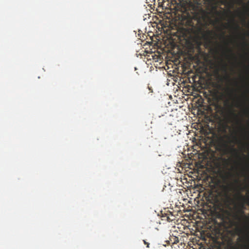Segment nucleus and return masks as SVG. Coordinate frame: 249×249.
Listing matches in <instances>:
<instances>
[{
	"instance_id": "f8f14e48",
	"label": "nucleus",
	"mask_w": 249,
	"mask_h": 249,
	"mask_svg": "<svg viewBox=\"0 0 249 249\" xmlns=\"http://www.w3.org/2000/svg\"><path fill=\"white\" fill-rule=\"evenodd\" d=\"M244 45L246 46L248 45L246 42H244Z\"/></svg>"
},
{
	"instance_id": "9b49d317",
	"label": "nucleus",
	"mask_w": 249,
	"mask_h": 249,
	"mask_svg": "<svg viewBox=\"0 0 249 249\" xmlns=\"http://www.w3.org/2000/svg\"><path fill=\"white\" fill-rule=\"evenodd\" d=\"M236 107H240V104H238L236 106Z\"/></svg>"
},
{
	"instance_id": "39448f33",
	"label": "nucleus",
	"mask_w": 249,
	"mask_h": 249,
	"mask_svg": "<svg viewBox=\"0 0 249 249\" xmlns=\"http://www.w3.org/2000/svg\"><path fill=\"white\" fill-rule=\"evenodd\" d=\"M162 217H166L167 221L170 222L173 220V218H172L174 217V215L172 214L171 212L168 211L167 213H162Z\"/></svg>"
},
{
	"instance_id": "0eeeda50",
	"label": "nucleus",
	"mask_w": 249,
	"mask_h": 249,
	"mask_svg": "<svg viewBox=\"0 0 249 249\" xmlns=\"http://www.w3.org/2000/svg\"><path fill=\"white\" fill-rule=\"evenodd\" d=\"M143 243L146 246L147 248H149V245L150 244L148 242H147L145 240H143Z\"/></svg>"
},
{
	"instance_id": "f03ea898",
	"label": "nucleus",
	"mask_w": 249,
	"mask_h": 249,
	"mask_svg": "<svg viewBox=\"0 0 249 249\" xmlns=\"http://www.w3.org/2000/svg\"><path fill=\"white\" fill-rule=\"evenodd\" d=\"M221 189L222 191L221 194H223L224 208L220 209V212L221 213L220 217L223 220H229L231 216V205L233 202V199L230 195V192L231 191V185L229 184L222 185L221 186Z\"/></svg>"
},
{
	"instance_id": "ddd939ff",
	"label": "nucleus",
	"mask_w": 249,
	"mask_h": 249,
	"mask_svg": "<svg viewBox=\"0 0 249 249\" xmlns=\"http://www.w3.org/2000/svg\"><path fill=\"white\" fill-rule=\"evenodd\" d=\"M243 20L244 22H245V18H244Z\"/></svg>"
},
{
	"instance_id": "7ed1b4c3",
	"label": "nucleus",
	"mask_w": 249,
	"mask_h": 249,
	"mask_svg": "<svg viewBox=\"0 0 249 249\" xmlns=\"http://www.w3.org/2000/svg\"><path fill=\"white\" fill-rule=\"evenodd\" d=\"M229 142L222 139V143L221 144V151L224 154L231 153L234 152L237 154V150L233 147V146L229 145Z\"/></svg>"
},
{
	"instance_id": "f257e3e1",
	"label": "nucleus",
	"mask_w": 249,
	"mask_h": 249,
	"mask_svg": "<svg viewBox=\"0 0 249 249\" xmlns=\"http://www.w3.org/2000/svg\"><path fill=\"white\" fill-rule=\"evenodd\" d=\"M191 7L190 11L187 13L182 22L190 27L192 32L198 34L201 32L208 25L209 13L204 9L202 5L198 2L192 5Z\"/></svg>"
},
{
	"instance_id": "1a4fd4ad",
	"label": "nucleus",
	"mask_w": 249,
	"mask_h": 249,
	"mask_svg": "<svg viewBox=\"0 0 249 249\" xmlns=\"http://www.w3.org/2000/svg\"><path fill=\"white\" fill-rule=\"evenodd\" d=\"M244 218L246 219H248L249 218L248 216H246V215H245L244 216Z\"/></svg>"
},
{
	"instance_id": "9d476101",
	"label": "nucleus",
	"mask_w": 249,
	"mask_h": 249,
	"mask_svg": "<svg viewBox=\"0 0 249 249\" xmlns=\"http://www.w3.org/2000/svg\"><path fill=\"white\" fill-rule=\"evenodd\" d=\"M241 213L242 214H244V211L242 210H241Z\"/></svg>"
},
{
	"instance_id": "20e7f679",
	"label": "nucleus",
	"mask_w": 249,
	"mask_h": 249,
	"mask_svg": "<svg viewBox=\"0 0 249 249\" xmlns=\"http://www.w3.org/2000/svg\"><path fill=\"white\" fill-rule=\"evenodd\" d=\"M238 194H239V198L240 200H241L242 202L240 204V205L242 209L244 208V204L245 203H247L249 205V197L247 198L245 196L241 195V193L240 192H239L238 193Z\"/></svg>"
},
{
	"instance_id": "423d86ee",
	"label": "nucleus",
	"mask_w": 249,
	"mask_h": 249,
	"mask_svg": "<svg viewBox=\"0 0 249 249\" xmlns=\"http://www.w3.org/2000/svg\"><path fill=\"white\" fill-rule=\"evenodd\" d=\"M231 20L233 25L235 26V28L237 30L240 29V26L235 22L234 17L232 18Z\"/></svg>"
},
{
	"instance_id": "6e6552de",
	"label": "nucleus",
	"mask_w": 249,
	"mask_h": 249,
	"mask_svg": "<svg viewBox=\"0 0 249 249\" xmlns=\"http://www.w3.org/2000/svg\"><path fill=\"white\" fill-rule=\"evenodd\" d=\"M228 51H229V52H230L232 54V50L231 49H228Z\"/></svg>"
}]
</instances>
